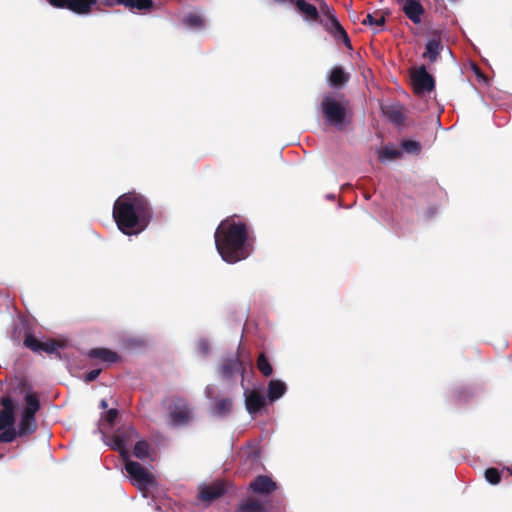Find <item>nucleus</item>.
<instances>
[{"mask_svg":"<svg viewBox=\"0 0 512 512\" xmlns=\"http://www.w3.org/2000/svg\"><path fill=\"white\" fill-rule=\"evenodd\" d=\"M215 246L221 258L235 264L248 258L253 252L254 236L248 225L233 215L222 220L215 234Z\"/></svg>","mask_w":512,"mask_h":512,"instance_id":"nucleus-1","label":"nucleus"},{"mask_svg":"<svg viewBox=\"0 0 512 512\" xmlns=\"http://www.w3.org/2000/svg\"><path fill=\"white\" fill-rule=\"evenodd\" d=\"M113 219L125 235H137L144 231L153 218V208L144 195L135 191L120 195L114 202Z\"/></svg>","mask_w":512,"mask_h":512,"instance_id":"nucleus-2","label":"nucleus"},{"mask_svg":"<svg viewBox=\"0 0 512 512\" xmlns=\"http://www.w3.org/2000/svg\"><path fill=\"white\" fill-rule=\"evenodd\" d=\"M2 406L0 410V443L13 442L17 433L14 428L15 423V403L10 396H3L0 400Z\"/></svg>","mask_w":512,"mask_h":512,"instance_id":"nucleus-3","label":"nucleus"},{"mask_svg":"<svg viewBox=\"0 0 512 512\" xmlns=\"http://www.w3.org/2000/svg\"><path fill=\"white\" fill-rule=\"evenodd\" d=\"M349 101L343 96L336 99L332 95H326L321 102L322 112L326 120L334 125H340L345 121Z\"/></svg>","mask_w":512,"mask_h":512,"instance_id":"nucleus-4","label":"nucleus"},{"mask_svg":"<svg viewBox=\"0 0 512 512\" xmlns=\"http://www.w3.org/2000/svg\"><path fill=\"white\" fill-rule=\"evenodd\" d=\"M125 470L132 480V483L141 491L155 484L154 476L139 462L125 460Z\"/></svg>","mask_w":512,"mask_h":512,"instance_id":"nucleus-5","label":"nucleus"},{"mask_svg":"<svg viewBox=\"0 0 512 512\" xmlns=\"http://www.w3.org/2000/svg\"><path fill=\"white\" fill-rule=\"evenodd\" d=\"M410 78L414 93L424 95L435 89V79L428 73L424 65L410 70Z\"/></svg>","mask_w":512,"mask_h":512,"instance_id":"nucleus-6","label":"nucleus"},{"mask_svg":"<svg viewBox=\"0 0 512 512\" xmlns=\"http://www.w3.org/2000/svg\"><path fill=\"white\" fill-rule=\"evenodd\" d=\"M231 486L225 480H215L210 484L202 483L198 486L197 498L203 503H211L225 495Z\"/></svg>","mask_w":512,"mask_h":512,"instance_id":"nucleus-7","label":"nucleus"},{"mask_svg":"<svg viewBox=\"0 0 512 512\" xmlns=\"http://www.w3.org/2000/svg\"><path fill=\"white\" fill-rule=\"evenodd\" d=\"M245 367L238 354L225 357L219 365V373L224 379H231L236 374L241 375V385L244 386Z\"/></svg>","mask_w":512,"mask_h":512,"instance_id":"nucleus-8","label":"nucleus"},{"mask_svg":"<svg viewBox=\"0 0 512 512\" xmlns=\"http://www.w3.org/2000/svg\"><path fill=\"white\" fill-rule=\"evenodd\" d=\"M23 344L26 348L33 352H46L48 354L56 353L59 348H63L64 344L54 339L45 342L38 340L30 331H26Z\"/></svg>","mask_w":512,"mask_h":512,"instance_id":"nucleus-9","label":"nucleus"},{"mask_svg":"<svg viewBox=\"0 0 512 512\" xmlns=\"http://www.w3.org/2000/svg\"><path fill=\"white\" fill-rule=\"evenodd\" d=\"M52 6L66 8L77 14H87L98 0H47Z\"/></svg>","mask_w":512,"mask_h":512,"instance_id":"nucleus-10","label":"nucleus"},{"mask_svg":"<svg viewBox=\"0 0 512 512\" xmlns=\"http://www.w3.org/2000/svg\"><path fill=\"white\" fill-rule=\"evenodd\" d=\"M244 396L245 407L250 415H256L260 413L261 410L266 406V398L258 390L245 389Z\"/></svg>","mask_w":512,"mask_h":512,"instance_id":"nucleus-11","label":"nucleus"},{"mask_svg":"<svg viewBox=\"0 0 512 512\" xmlns=\"http://www.w3.org/2000/svg\"><path fill=\"white\" fill-rule=\"evenodd\" d=\"M399 6L405 16L414 24H420L422 22V16L425 10L421 4V0L406 1L402 4H399Z\"/></svg>","mask_w":512,"mask_h":512,"instance_id":"nucleus-12","label":"nucleus"},{"mask_svg":"<svg viewBox=\"0 0 512 512\" xmlns=\"http://www.w3.org/2000/svg\"><path fill=\"white\" fill-rule=\"evenodd\" d=\"M19 387L21 391H24L26 390V388H28V391L26 392L24 397L26 406L23 410V413L35 415L40 409V402L38 396L31 391V387L28 385V382L25 379L20 380Z\"/></svg>","mask_w":512,"mask_h":512,"instance_id":"nucleus-13","label":"nucleus"},{"mask_svg":"<svg viewBox=\"0 0 512 512\" xmlns=\"http://www.w3.org/2000/svg\"><path fill=\"white\" fill-rule=\"evenodd\" d=\"M277 488V483L266 475L257 476L249 485V489L256 494H270Z\"/></svg>","mask_w":512,"mask_h":512,"instance_id":"nucleus-14","label":"nucleus"},{"mask_svg":"<svg viewBox=\"0 0 512 512\" xmlns=\"http://www.w3.org/2000/svg\"><path fill=\"white\" fill-rule=\"evenodd\" d=\"M172 422L175 425L187 424L190 419V411L183 400H178L170 407L169 411Z\"/></svg>","mask_w":512,"mask_h":512,"instance_id":"nucleus-15","label":"nucleus"},{"mask_svg":"<svg viewBox=\"0 0 512 512\" xmlns=\"http://www.w3.org/2000/svg\"><path fill=\"white\" fill-rule=\"evenodd\" d=\"M382 111L386 118L394 125H403L406 120L404 107L400 104L387 105L382 108Z\"/></svg>","mask_w":512,"mask_h":512,"instance_id":"nucleus-16","label":"nucleus"},{"mask_svg":"<svg viewBox=\"0 0 512 512\" xmlns=\"http://www.w3.org/2000/svg\"><path fill=\"white\" fill-rule=\"evenodd\" d=\"M87 356L91 359H97L109 364L116 363L120 360V356L108 348H93L89 350Z\"/></svg>","mask_w":512,"mask_h":512,"instance_id":"nucleus-17","label":"nucleus"},{"mask_svg":"<svg viewBox=\"0 0 512 512\" xmlns=\"http://www.w3.org/2000/svg\"><path fill=\"white\" fill-rule=\"evenodd\" d=\"M297 10L304 16L307 21L318 22L320 14L316 6L306 2L305 0H294L291 2Z\"/></svg>","mask_w":512,"mask_h":512,"instance_id":"nucleus-18","label":"nucleus"},{"mask_svg":"<svg viewBox=\"0 0 512 512\" xmlns=\"http://www.w3.org/2000/svg\"><path fill=\"white\" fill-rule=\"evenodd\" d=\"M37 429V422L35 415H29L22 412L21 419L16 430L17 436H27L34 433Z\"/></svg>","mask_w":512,"mask_h":512,"instance_id":"nucleus-19","label":"nucleus"},{"mask_svg":"<svg viewBox=\"0 0 512 512\" xmlns=\"http://www.w3.org/2000/svg\"><path fill=\"white\" fill-rule=\"evenodd\" d=\"M441 49L442 46L440 36L435 34V36L430 38L426 43V51L423 53V57L434 63L437 61Z\"/></svg>","mask_w":512,"mask_h":512,"instance_id":"nucleus-20","label":"nucleus"},{"mask_svg":"<svg viewBox=\"0 0 512 512\" xmlns=\"http://www.w3.org/2000/svg\"><path fill=\"white\" fill-rule=\"evenodd\" d=\"M325 27L336 39H341L346 45H350L349 36L336 17L329 20Z\"/></svg>","mask_w":512,"mask_h":512,"instance_id":"nucleus-21","label":"nucleus"},{"mask_svg":"<svg viewBox=\"0 0 512 512\" xmlns=\"http://www.w3.org/2000/svg\"><path fill=\"white\" fill-rule=\"evenodd\" d=\"M116 4L123 5L131 12L137 11H151L154 7L152 0H116Z\"/></svg>","mask_w":512,"mask_h":512,"instance_id":"nucleus-22","label":"nucleus"},{"mask_svg":"<svg viewBox=\"0 0 512 512\" xmlns=\"http://www.w3.org/2000/svg\"><path fill=\"white\" fill-rule=\"evenodd\" d=\"M386 22L385 13L381 11H375L373 13H367L362 20L363 25H368L374 29V32H379L382 30Z\"/></svg>","mask_w":512,"mask_h":512,"instance_id":"nucleus-23","label":"nucleus"},{"mask_svg":"<svg viewBox=\"0 0 512 512\" xmlns=\"http://www.w3.org/2000/svg\"><path fill=\"white\" fill-rule=\"evenodd\" d=\"M349 80V74L342 67H334L329 75V84L331 87L339 88L344 86Z\"/></svg>","mask_w":512,"mask_h":512,"instance_id":"nucleus-24","label":"nucleus"},{"mask_svg":"<svg viewBox=\"0 0 512 512\" xmlns=\"http://www.w3.org/2000/svg\"><path fill=\"white\" fill-rule=\"evenodd\" d=\"M286 384L281 380H271L268 383L267 396L271 402H274L281 398L286 393Z\"/></svg>","mask_w":512,"mask_h":512,"instance_id":"nucleus-25","label":"nucleus"},{"mask_svg":"<svg viewBox=\"0 0 512 512\" xmlns=\"http://www.w3.org/2000/svg\"><path fill=\"white\" fill-rule=\"evenodd\" d=\"M233 402L230 398H220L214 403V413L219 416H225L232 410Z\"/></svg>","mask_w":512,"mask_h":512,"instance_id":"nucleus-26","label":"nucleus"},{"mask_svg":"<svg viewBox=\"0 0 512 512\" xmlns=\"http://www.w3.org/2000/svg\"><path fill=\"white\" fill-rule=\"evenodd\" d=\"M240 512H267L265 506L257 500L248 499L239 506Z\"/></svg>","mask_w":512,"mask_h":512,"instance_id":"nucleus-27","label":"nucleus"},{"mask_svg":"<svg viewBox=\"0 0 512 512\" xmlns=\"http://www.w3.org/2000/svg\"><path fill=\"white\" fill-rule=\"evenodd\" d=\"M151 447L145 440L137 441L134 445L133 455L138 459H146L149 457Z\"/></svg>","mask_w":512,"mask_h":512,"instance_id":"nucleus-28","label":"nucleus"},{"mask_svg":"<svg viewBox=\"0 0 512 512\" xmlns=\"http://www.w3.org/2000/svg\"><path fill=\"white\" fill-rule=\"evenodd\" d=\"M113 449L117 450L121 457L123 458V460H127L129 458V454H128V451H127V448H126V441L125 439L120 435L119 432H117L114 436H113Z\"/></svg>","mask_w":512,"mask_h":512,"instance_id":"nucleus-29","label":"nucleus"},{"mask_svg":"<svg viewBox=\"0 0 512 512\" xmlns=\"http://www.w3.org/2000/svg\"><path fill=\"white\" fill-rule=\"evenodd\" d=\"M257 368L265 377H269L273 373V368L268 358L264 353H261L257 359Z\"/></svg>","mask_w":512,"mask_h":512,"instance_id":"nucleus-30","label":"nucleus"},{"mask_svg":"<svg viewBox=\"0 0 512 512\" xmlns=\"http://www.w3.org/2000/svg\"><path fill=\"white\" fill-rule=\"evenodd\" d=\"M183 24L189 28H201L204 25V20L201 15L196 13H188L183 18Z\"/></svg>","mask_w":512,"mask_h":512,"instance_id":"nucleus-31","label":"nucleus"},{"mask_svg":"<svg viewBox=\"0 0 512 512\" xmlns=\"http://www.w3.org/2000/svg\"><path fill=\"white\" fill-rule=\"evenodd\" d=\"M401 147L408 153H419L421 150L420 143L414 140H404L401 143Z\"/></svg>","mask_w":512,"mask_h":512,"instance_id":"nucleus-32","label":"nucleus"},{"mask_svg":"<svg viewBox=\"0 0 512 512\" xmlns=\"http://www.w3.org/2000/svg\"><path fill=\"white\" fill-rule=\"evenodd\" d=\"M485 479L493 484L496 485L501 481V475L498 469L496 468H488L485 471Z\"/></svg>","mask_w":512,"mask_h":512,"instance_id":"nucleus-33","label":"nucleus"},{"mask_svg":"<svg viewBox=\"0 0 512 512\" xmlns=\"http://www.w3.org/2000/svg\"><path fill=\"white\" fill-rule=\"evenodd\" d=\"M319 9L321 13L327 17L328 21L336 17L334 9L330 7L324 0L319 2Z\"/></svg>","mask_w":512,"mask_h":512,"instance_id":"nucleus-34","label":"nucleus"},{"mask_svg":"<svg viewBox=\"0 0 512 512\" xmlns=\"http://www.w3.org/2000/svg\"><path fill=\"white\" fill-rule=\"evenodd\" d=\"M400 156V152L396 149L384 148L382 150V157L387 159H396Z\"/></svg>","mask_w":512,"mask_h":512,"instance_id":"nucleus-35","label":"nucleus"},{"mask_svg":"<svg viewBox=\"0 0 512 512\" xmlns=\"http://www.w3.org/2000/svg\"><path fill=\"white\" fill-rule=\"evenodd\" d=\"M102 369H93L91 370L90 372H88L86 375H85V382L89 383V382H92L94 380L97 379V377L99 376V374L101 373Z\"/></svg>","mask_w":512,"mask_h":512,"instance_id":"nucleus-36","label":"nucleus"},{"mask_svg":"<svg viewBox=\"0 0 512 512\" xmlns=\"http://www.w3.org/2000/svg\"><path fill=\"white\" fill-rule=\"evenodd\" d=\"M118 416V411L116 409H110L106 413L105 420L110 424H114L116 418Z\"/></svg>","mask_w":512,"mask_h":512,"instance_id":"nucleus-37","label":"nucleus"},{"mask_svg":"<svg viewBox=\"0 0 512 512\" xmlns=\"http://www.w3.org/2000/svg\"><path fill=\"white\" fill-rule=\"evenodd\" d=\"M199 348L201 349L203 354H207L209 351V345L205 341H201L199 343Z\"/></svg>","mask_w":512,"mask_h":512,"instance_id":"nucleus-38","label":"nucleus"},{"mask_svg":"<svg viewBox=\"0 0 512 512\" xmlns=\"http://www.w3.org/2000/svg\"><path fill=\"white\" fill-rule=\"evenodd\" d=\"M107 406H108V404H107L106 400H102V401L100 402V407H101L102 409H106V408H107Z\"/></svg>","mask_w":512,"mask_h":512,"instance_id":"nucleus-39","label":"nucleus"},{"mask_svg":"<svg viewBox=\"0 0 512 512\" xmlns=\"http://www.w3.org/2000/svg\"><path fill=\"white\" fill-rule=\"evenodd\" d=\"M12 339L16 342V343H19L20 342V337L19 336H16L15 335V332L13 333V335L11 336Z\"/></svg>","mask_w":512,"mask_h":512,"instance_id":"nucleus-40","label":"nucleus"},{"mask_svg":"<svg viewBox=\"0 0 512 512\" xmlns=\"http://www.w3.org/2000/svg\"><path fill=\"white\" fill-rule=\"evenodd\" d=\"M476 73L478 76H482L480 73H479V68H476Z\"/></svg>","mask_w":512,"mask_h":512,"instance_id":"nucleus-41","label":"nucleus"}]
</instances>
